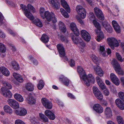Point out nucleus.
Here are the masks:
<instances>
[{
  "label": "nucleus",
  "instance_id": "f257e3e1",
  "mask_svg": "<svg viewBox=\"0 0 124 124\" xmlns=\"http://www.w3.org/2000/svg\"><path fill=\"white\" fill-rule=\"evenodd\" d=\"M39 12L40 16L43 19L46 18L48 21H52L53 23L57 22L56 18L53 13H50L48 11H45V9L43 8H40Z\"/></svg>",
  "mask_w": 124,
  "mask_h": 124
},
{
  "label": "nucleus",
  "instance_id": "f03ea898",
  "mask_svg": "<svg viewBox=\"0 0 124 124\" xmlns=\"http://www.w3.org/2000/svg\"><path fill=\"white\" fill-rule=\"evenodd\" d=\"M84 77L82 79L87 86H90L91 83H94L95 82L94 78L91 74H89L87 76L86 74L85 77Z\"/></svg>",
  "mask_w": 124,
  "mask_h": 124
},
{
  "label": "nucleus",
  "instance_id": "7ed1b4c3",
  "mask_svg": "<svg viewBox=\"0 0 124 124\" xmlns=\"http://www.w3.org/2000/svg\"><path fill=\"white\" fill-rule=\"evenodd\" d=\"M107 41L109 45L113 49H114V47H118L119 45L117 40L114 38H108Z\"/></svg>",
  "mask_w": 124,
  "mask_h": 124
},
{
  "label": "nucleus",
  "instance_id": "20e7f679",
  "mask_svg": "<svg viewBox=\"0 0 124 124\" xmlns=\"http://www.w3.org/2000/svg\"><path fill=\"white\" fill-rule=\"evenodd\" d=\"M76 10L81 18H84L86 16V11L85 9L80 5L76 7Z\"/></svg>",
  "mask_w": 124,
  "mask_h": 124
},
{
  "label": "nucleus",
  "instance_id": "39448f33",
  "mask_svg": "<svg viewBox=\"0 0 124 124\" xmlns=\"http://www.w3.org/2000/svg\"><path fill=\"white\" fill-rule=\"evenodd\" d=\"M93 93L96 98L99 100H101L103 98V95L101 92L96 87L93 86Z\"/></svg>",
  "mask_w": 124,
  "mask_h": 124
},
{
  "label": "nucleus",
  "instance_id": "423d86ee",
  "mask_svg": "<svg viewBox=\"0 0 124 124\" xmlns=\"http://www.w3.org/2000/svg\"><path fill=\"white\" fill-rule=\"evenodd\" d=\"M20 6L23 11H24L25 16L30 20H33L34 17L32 14L28 10L25 8V6L23 4H21Z\"/></svg>",
  "mask_w": 124,
  "mask_h": 124
},
{
  "label": "nucleus",
  "instance_id": "0eeeda50",
  "mask_svg": "<svg viewBox=\"0 0 124 124\" xmlns=\"http://www.w3.org/2000/svg\"><path fill=\"white\" fill-rule=\"evenodd\" d=\"M41 101L43 105L46 108L50 109L52 108V104L47 99L45 98H43Z\"/></svg>",
  "mask_w": 124,
  "mask_h": 124
},
{
  "label": "nucleus",
  "instance_id": "6e6552de",
  "mask_svg": "<svg viewBox=\"0 0 124 124\" xmlns=\"http://www.w3.org/2000/svg\"><path fill=\"white\" fill-rule=\"evenodd\" d=\"M7 102L11 107L14 108H17L19 107V105L18 103L14 99H8L7 100Z\"/></svg>",
  "mask_w": 124,
  "mask_h": 124
},
{
  "label": "nucleus",
  "instance_id": "1a4fd4ad",
  "mask_svg": "<svg viewBox=\"0 0 124 124\" xmlns=\"http://www.w3.org/2000/svg\"><path fill=\"white\" fill-rule=\"evenodd\" d=\"M81 34L82 38L86 41H88L90 40L91 37L90 34L86 31L82 30L81 32Z\"/></svg>",
  "mask_w": 124,
  "mask_h": 124
},
{
  "label": "nucleus",
  "instance_id": "9d476101",
  "mask_svg": "<svg viewBox=\"0 0 124 124\" xmlns=\"http://www.w3.org/2000/svg\"><path fill=\"white\" fill-rule=\"evenodd\" d=\"M95 13L97 16L100 19L103 20L104 17L101 10L99 8L95 7L94 8Z\"/></svg>",
  "mask_w": 124,
  "mask_h": 124
},
{
  "label": "nucleus",
  "instance_id": "9b49d317",
  "mask_svg": "<svg viewBox=\"0 0 124 124\" xmlns=\"http://www.w3.org/2000/svg\"><path fill=\"white\" fill-rule=\"evenodd\" d=\"M111 64L113 66L116 72L119 74V72L121 70L120 66L117 61L115 59H113L111 62Z\"/></svg>",
  "mask_w": 124,
  "mask_h": 124
},
{
  "label": "nucleus",
  "instance_id": "f8f14e48",
  "mask_svg": "<svg viewBox=\"0 0 124 124\" xmlns=\"http://www.w3.org/2000/svg\"><path fill=\"white\" fill-rule=\"evenodd\" d=\"M57 50L61 57H63L65 55L64 48L63 45L62 44H59L56 46Z\"/></svg>",
  "mask_w": 124,
  "mask_h": 124
},
{
  "label": "nucleus",
  "instance_id": "ddd939ff",
  "mask_svg": "<svg viewBox=\"0 0 124 124\" xmlns=\"http://www.w3.org/2000/svg\"><path fill=\"white\" fill-rule=\"evenodd\" d=\"M49 3L52 7L56 9H59L60 8V5L57 0H48Z\"/></svg>",
  "mask_w": 124,
  "mask_h": 124
},
{
  "label": "nucleus",
  "instance_id": "4468645a",
  "mask_svg": "<svg viewBox=\"0 0 124 124\" xmlns=\"http://www.w3.org/2000/svg\"><path fill=\"white\" fill-rule=\"evenodd\" d=\"M15 112L17 115L21 116H24L27 113V111L26 109L23 108L16 110Z\"/></svg>",
  "mask_w": 124,
  "mask_h": 124
},
{
  "label": "nucleus",
  "instance_id": "2eb2a0df",
  "mask_svg": "<svg viewBox=\"0 0 124 124\" xmlns=\"http://www.w3.org/2000/svg\"><path fill=\"white\" fill-rule=\"evenodd\" d=\"M110 78L112 82L115 85H118L120 84V82L118 78L113 73L110 74Z\"/></svg>",
  "mask_w": 124,
  "mask_h": 124
},
{
  "label": "nucleus",
  "instance_id": "dca6fc26",
  "mask_svg": "<svg viewBox=\"0 0 124 124\" xmlns=\"http://www.w3.org/2000/svg\"><path fill=\"white\" fill-rule=\"evenodd\" d=\"M94 109L97 113H101L103 111V108L102 107L100 104H95L93 106Z\"/></svg>",
  "mask_w": 124,
  "mask_h": 124
},
{
  "label": "nucleus",
  "instance_id": "f3484780",
  "mask_svg": "<svg viewBox=\"0 0 124 124\" xmlns=\"http://www.w3.org/2000/svg\"><path fill=\"white\" fill-rule=\"evenodd\" d=\"M4 88H2L1 89V93L5 97L10 98L12 96V94L11 92L9 90H6L5 91Z\"/></svg>",
  "mask_w": 124,
  "mask_h": 124
},
{
  "label": "nucleus",
  "instance_id": "a211bd4d",
  "mask_svg": "<svg viewBox=\"0 0 124 124\" xmlns=\"http://www.w3.org/2000/svg\"><path fill=\"white\" fill-rule=\"evenodd\" d=\"M116 106L121 110H124V103L119 99H117L115 101Z\"/></svg>",
  "mask_w": 124,
  "mask_h": 124
},
{
  "label": "nucleus",
  "instance_id": "6ab92c4d",
  "mask_svg": "<svg viewBox=\"0 0 124 124\" xmlns=\"http://www.w3.org/2000/svg\"><path fill=\"white\" fill-rule=\"evenodd\" d=\"M77 70L80 75V78L82 79L84 78V77H85V75L86 74L83 68L81 66H78L77 68Z\"/></svg>",
  "mask_w": 124,
  "mask_h": 124
},
{
  "label": "nucleus",
  "instance_id": "aec40b11",
  "mask_svg": "<svg viewBox=\"0 0 124 124\" xmlns=\"http://www.w3.org/2000/svg\"><path fill=\"white\" fill-rule=\"evenodd\" d=\"M112 24L113 26L117 33H119L121 31V29L119 25L118 24L117 22L115 21H112Z\"/></svg>",
  "mask_w": 124,
  "mask_h": 124
},
{
  "label": "nucleus",
  "instance_id": "412c9836",
  "mask_svg": "<svg viewBox=\"0 0 124 124\" xmlns=\"http://www.w3.org/2000/svg\"><path fill=\"white\" fill-rule=\"evenodd\" d=\"M60 80L66 86H68L70 83V81L67 78L62 75L59 78Z\"/></svg>",
  "mask_w": 124,
  "mask_h": 124
},
{
  "label": "nucleus",
  "instance_id": "4be33fe9",
  "mask_svg": "<svg viewBox=\"0 0 124 124\" xmlns=\"http://www.w3.org/2000/svg\"><path fill=\"white\" fill-rule=\"evenodd\" d=\"M60 2L62 7L68 12L70 13V9L67 2L65 0H60Z\"/></svg>",
  "mask_w": 124,
  "mask_h": 124
},
{
  "label": "nucleus",
  "instance_id": "5701e85b",
  "mask_svg": "<svg viewBox=\"0 0 124 124\" xmlns=\"http://www.w3.org/2000/svg\"><path fill=\"white\" fill-rule=\"evenodd\" d=\"M45 114L51 120H54L55 118V116L54 114L49 110H47L45 111Z\"/></svg>",
  "mask_w": 124,
  "mask_h": 124
},
{
  "label": "nucleus",
  "instance_id": "b1692460",
  "mask_svg": "<svg viewBox=\"0 0 124 124\" xmlns=\"http://www.w3.org/2000/svg\"><path fill=\"white\" fill-rule=\"evenodd\" d=\"M104 113L106 117L108 118L111 117L112 116L111 109L109 107H107L106 108Z\"/></svg>",
  "mask_w": 124,
  "mask_h": 124
},
{
  "label": "nucleus",
  "instance_id": "393cba45",
  "mask_svg": "<svg viewBox=\"0 0 124 124\" xmlns=\"http://www.w3.org/2000/svg\"><path fill=\"white\" fill-rule=\"evenodd\" d=\"M97 34V36L96 37L95 39L98 42L100 41L104 38V35L103 33L101 31H98V32H96Z\"/></svg>",
  "mask_w": 124,
  "mask_h": 124
},
{
  "label": "nucleus",
  "instance_id": "a878e982",
  "mask_svg": "<svg viewBox=\"0 0 124 124\" xmlns=\"http://www.w3.org/2000/svg\"><path fill=\"white\" fill-rule=\"evenodd\" d=\"M0 71L5 76H8L10 74V72L8 69L4 67H1L0 68Z\"/></svg>",
  "mask_w": 124,
  "mask_h": 124
},
{
  "label": "nucleus",
  "instance_id": "bb28decb",
  "mask_svg": "<svg viewBox=\"0 0 124 124\" xmlns=\"http://www.w3.org/2000/svg\"><path fill=\"white\" fill-rule=\"evenodd\" d=\"M94 71L95 72L96 74L98 75L101 77L103 76V72L99 66H97L94 68Z\"/></svg>",
  "mask_w": 124,
  "mask_h": 124
},
{
  "label": "nucleus",
  "instance_id": "cd10ccee",
  "mask_svg": "<svg viewBox=\"0 0 124 124\" xmlns=\"http://www.w3.org/2000/svg\"><path fill=\"white\" fill-rule=\"evenodd\" d=\"M102 25L105 29L108 32H111L112 31V29L110 25L107 22H104L102 23Z\"/></svg>",
  "mask_w": 124,
  "mask_h": 124
},
{
  "label": "nucleus",
  "instance_id": "c85d7f7f",
  "mask_svg": "<svg viewBox=\"0 0 124 124\" xmlns=\"http://www.w3.org/2000/svg\"><path fill=\"white\" fill-rule=\"evenodd\" d=\"M26 100L28 103L30 104H34L35 100L32 96L30 95L26 98Z\"/></svg>",
  "mask_w": 124,
  "mask_h": 124
},
{
  "label": "nucleus",
  "instance_id": "c756f323",
  "mask_svg": "<svg viewBox=\"0 0 124 124\" xmlns=\"http://www.w3.org/2000/svg\"><path fill=\"white\" fill-rule=\"evenodd\" d=\"M93 22L95 27L97 28V29L95 30V32H98V31H100L101 30V27L99 23L95 20H93Z\"/></svg>",
  "mask_w": 124,
  "mask_h": 124
},
{
  "label": "nucleus",
  "instance_id": "7c9ffc66",
  "mask_svg": "<svg viewBox=\"0 0 124 124\" xmlns=\"http://www.w3.org/2000/svg\"><path fill=\"white\" fill-rule=\"evenodd\" d=\"M15 98L18 101L20 102H23V98L20 94L16 93L14 94Z\"/></svg>",
  "mask_w": 124,
  "mask_h": 124
},
{
  "label": "nucleus",
  "instance_id": "2f4dec72",
  "mask_svg": "<svg viewBox=\"0 0 124 124\" xmlns=\"http://www.w3.org/2000/svg\"><path fill=\"white\" fill-rule=\"evenodd\" d=\"M3 108L5 111L8 114H11L13 113L12 109L8 105L5 106Z\"/></svg>",
  "mask_w": 124,
  "mask_h": 124
},
{
  "label": "nucleus",
  "instance_id": "473e14b6",
  "mask_svg": "<svg viewBox=\"0 0 124 124\" xmlns=\"http://www.w3.org/2000/svg\"><path fill=\"white\" fill-rule=\"evenodd\" d=\"M99 53L103 57H105L106 56V52L105 51L104 46H100L99 48Z\"/></svg>",
  "mask_w": 124,
  "mask_h": 124
},
{
  "label": "nucleus",
  "instance_id": "72a5a7b5",
  "mask_svg": "<svg viewBox=\"0 0 124 124\" xmlns=\"http://www.w3.org/2000/svg\"><path fill=\"white\" fill-rule=\"evenodd\" d=\"M25 87L27 90L29 91H33L34 89L33 85L30 83H28L26 84Z\"/></svg>",
  "mask_w": 124,
  "mask_h": 124
},
{
  "label": "nucleus",
  "instance_id": "f704fd0d",
  "mask_svg": "<svg viewBox=\"0 0 124 124\" xmlns=\"http://www.w3.org/2000/svg\"><path fill=\"white\" fill-rule=\"evenodd\" d=\"M40 39L43 42L46 43L49 41L48 37L46 34H43L42 35Z\"/></svg>",
  "mask_w": 124,
  "mask_h": 124
},
{
  "label": "nucleus",
  "instance_id": "c9c22d12",
  "mask_svg": "<svg viewBox=\"0 0 124 124\" xmlns=\"http://www.w3.org/2000/svg\"><path fill=\"white\" fill-rule=\"evenodd\" d=\"M59 29L62 32L64 33L66 31V28L63 23L62 22H60L59 23Z\"/></svg>",
  "mask_w": 124,
  "mask_h": 124
},
{
  "label": "nucleus",
  "instance_id": "e433bc0d",
  "mask_svg": "<svg viewBox=\"0 0 124 124\" xmlns=\"http://www.w3.org/2000/svg\"><path fill=\"white\" fill-rule=\"evenodd\" d=\"M39 115L40 118L42 122H47L48 121V118L44 114L41 113H39Z\"/></svg>",
  "mask_w": 124,
  "mask_h": 124
},
{
  "label": "nucleus",
  "instance_id": "4c0bfd02",
  "mask_svg": "<svg viewBox=\"0 0 124 124\" xmlns=\"http://www.w3.org/2000/svg\"><path fill=\"white\" fill-rule=\"evenodd\" d=\"M34 23L37 26L40 27H42L43 26V24L40 20L38 18L35 19L33 21Z\"/></svg>",
  "mask_w": 124,
  "mask_h": 124
},
{
  "label": "nucleus",
  "instance_id": "58836bf2",
  "mask_svg": "<svg viewBox=\"0 0 124 124\" xmlns=\"http://www.w3.org/2000/svg\"><path fill=\"white\" fill-rule=\"evenodd\" d=\"M28 59L31 61L34 65L37 66L38 64V61L32 56H29L28 57Z\"/></svg>",
  "mask_w": 124,
  "mask_h": 124
},
{
  "label": "nucleus",
  "instance_id": "ea45409f",
  "mask_svg": "<svg viewBox=\"0 0 124 124\" xmlns=\"http://www.w3.org/2000/svg\"><path fill=\"white\" fill-rule=\"evenodd\" d=\"M72 38L74 43L76 44L80 43V42L82 41V39L80 38H79V40L78 38H76L74 36L72 37Z\"/></svg>",
  "mask_w": 124,
  "mask_h": 124
},
{
  "label": "nucleus",
  "instance_id": "a19ab883",
  "mask_svg": "<svg viewBox=\"0 0 124 124\" xmlns=\"http://www.w3.org/2000/svg\"><path fill=\"white\" fill-rule=\"evenodd\" d=\"M45 83L42 80H40L39 81L37 86L38 88L40 90H41L43 87Z\"/></svg>",
  "mask_w": 124,
  "mask_h": 124
},
{
  "label": "nucleus",
  "instance_id": "79ce46f5",
  "mask_svg": "<svg viewBox=\"0 0 124 124\" xmlns=\"http://www.w3.org/2000/svg\"><path fill=\"white\" fill-rule=\"evenodd\" d=\"M60 12L63 16L66 18H68L69 15L67 12L63 8H61L60 9Z\"/></svg>",
  "mask_w": 124,
  "mask_h": 124
},
{
  "label": "nucleus",
  "instance_id": "37998d69",
  "mask_svg": "<svg viewBox=\"0 0 124 124\" xmlns=\"http://www.w3.org/2000/svg\"><path fill=\"white\" fill-rule=\"evenodd\" d=\"M3 84L6 88L11 89L12 88V86L8 82H4L3 83Z\"/></svg>",
  "mask_w": 124,
  "mask_h": 124
},
{
  "label": "nucleus",
  "instance_id": "c03bdc74",
  "mask_svg": "<svg viewBox=\"0 0 124 124\" xmlns=\"http://www.w3.org/2000/svg\"><path fill=\"white\" fill-rule=\"evenodd\" d=\"M6 50V48L5 46L2 43H0V51L4 53Z\"/></svg>",
  "mask_w": 124,
  "mask_h": 124
},
{
  "label": "nucleus",
  "instance_id": "a18cd8bd",
  "mask_svg": "<svg viewBox=\"0 0 124 124\" xmlns=\"http://www.w3.org/2000/svg\"><path fill=\"white\" fill-rule=\"evenodd\" d=\"M118 95L119 98L124 102V93L120 92L118 93Z\"/></svg>",
  "mask_w": 124,
  "mask_h": 124
},
{
  "label": "nucleus",
  "instance_id": "49530a36",
  "mask_svg": "<svg viewBox=\"0 0 124 124\" xmlns=\"http://www.w3.org/2000/svg\"><path fill=\"white\" fill-rule=\"evenodd\" d=\"M27 7L28 9L31 12H35V9L33 7L31 4H28L27 5Z\"/></svg>",
  "mask_w": 124,
  "mask_h": 124
},
{
  "label": "nucleus",
  "instance_id": "de8ad7c7",
  "mask_svg": "<svg viewBox=\"0 0 124 124\" xmlns=\"http://www.w3.org/2000/svg\"><path fill=\"white\" fill-rule=\"evenodd\" d=\"M70 27L71 30L72 31H74L75 30L77 29L75 24L74 23H71L70 24Z\"/></svg>",
  "mask_w": 124,
  "mask_h": 124
},
{
  "label": "nucleus",
  "instance_id": "09e8293b",
  "mask_svg": "<svg viewBox=\"0 0 124 124\" xmlns=\"http://www.w3.org/2000/svg\"><path fill=\"white\" fill-rule=\"evenodd\" d=\"M61 40L62 41L64 42L65 43H67L68 42L67 38L63 36H61Z\"/></svg>",
  "mask_w": 124,
  "mask_h": 124
},
{
  "label": "nucleus",
  "instance_id": "8fccbe9b",
  "mask_svg": "<svg viewBox=\"0 0 124 124\" xmlns=\"http://www.w3.org/2000/svg\"><path fill=\"white\" fill-rule=\"evenodd\" d=\"M116 54L118 60L121 62H122L123 60L120 54L117 53H116Z\"/></svg>",
  "mask_w": 124,
  "mask_h": 124
},
{
  "label": "nucleus",
  "instance_id": "3c124183",
  "mask_svg": "<svg viewBox=\"0 0 124 124\" xmlns=\"http://www.w3.org/2000/svg\"><path fill=\"white\" fill-rule=\"evenodd\" d=\"M15 124H25L22 120L20 119H17L16 120L15 122Z\"/></svg>",
  "mask_w": 124,
  "mask_h": 124
},
{
  "label": "nucleus",
  "instance_id": "603ef678",
  "mask_svg": "<svg viewBox=\"0 0 124 124\" xmlns=\"http://www.w3.org/2000/svg\"><path fill=\"white\" fill-rule=\"evenodd\" d=\"M98 85L102 90L104 89L105 88V84L103 82Z\"/></svg>",
  "mask_w": 124,
  "mask_h": 124
},
{
  "label": "nucleus",
  "instance_id": "864d4df0",
  "mask_svg": "<svg viewBox=\"0 0 124 124\" xmlns=\"http://www.w3.org/2000/svg\"><path fill=\"white\" fill-rule=\"evenodd\" d=\"M8 30L9 33L12 35L13 36H16L17 34L14 33L13 31H12L11 29H8Z\"/></svg>",
  "mask_w": 124,
  "mask_h": 124
},
{
  "label": "nucleus",
  "instance_id": "5fc2aeb1",
  "mask_svg": "<svg viewBox=\"0 0 124 124\" xmlns=\"http://www.w3.org/2000/svg\"><path fill=\"white\" fill-rule=\"evenodd\" d=\"M75 64V61L73 59H71L70 62V66L73 67L74 66Z\"/></svg>",
  "mask_w": 124,
  "mask_h": 124
},
{
  "label": "nucleus",
  "instance_id": "6e6d98bb",
  "mask_svg": "<svg viewBox=\"0 0 124 124\" xmlns=\"http://www.w3.org/2000/svg\"><path fill=\"white\" fill-rule=\"evenodd\" d=\"M92 58L93 61L94 62H96L98 60L97 57L94 55H92Z\"/></svg>",
  "mask_w": 124,
  "mask_h": 124
},
{
  "label": "nucleus",
  "instance_id": "4d7b16f0",
  "mask_svg": "<svg viewBox=\"0 0 124 124\" xmlns=\"http://www.w3.org/2000/svg\"><path fill=\"white\" fill-rule=\"evenodd\" d=\"M96 80L98 85L103 82L101 78L98 76L96 77Z\"/></svg>",
  "mask_w": 124,
  "mask_h": 124
},
{
  "label": "nucleus",
  "instance_id": "13d9d810",
  "mask_svg": "<svg viewBox=\"0 0 124 124\" xmlns=\"http://www.w3.org/2000/svg\"><path fill=\"white\" fill-rule=\"evenodd\" d=\"M16 79L18 82L20 83L22 82L23 81V79L21 75L16 78Z\"/></svg>",
  "mask_w": 124,
  "mask_h": 124
},
{
  "label": "nucleus",
  "instance_id": "bf43d9fd",
  "mask_svg": "<svg viewBox=\"0 0 124 124\" xmlns=\"http://www.w3.org/2000/svg\"><path fill=\"white\" fill-rule=\"evenodd\" d=\"M109 92L108 90L106 89L104 90L103 92V94L104 95L106 96H107L109 95Z\"/></svg>",
  "mask_w": 124,
  "mask_h": 124
},
{
  "label": "nucleus",
  "instance_id": "052dcab7",
  "mask_svg": "<svg viewBox=\"0 0 124 124\" xmlns=\"http://www.w3.org/2000/svg\"><path fill=\"white\" fill-rule=\"evenodd\" d=\"M72 31L76 36H78L79 35V31L78 29H75V30L74 31Z\"/></svg>",
  "mask_w": 124,
  "mask_h": 124
},
{
  "label": "nucleus",
  "instance_id": "680f3d73",
  "mask_svg": "<svg viewBox=\"0 0 124 124\" xmlns=\"http://www.w3.org/2000/svg\"><path fill=\"white\" fill-rule=\"evenodd\" d=\"M68 96L71 99H75V96L72 93H68Z\"/></svg>",
  "mask_w": 124,
  "mask_h": 124
},
{
  "label": "nucleus",
  "instance_id": "e2e57ef3",
  "mask_svg": "<svg viewBox=\"0 0 124 124\" xmlns=\"http://www.w3.org/2000/svg\"><path fill=\"white\" fill-rule=\"evenodd\" d=\"M18 63H17L15 61H12L11 63V64L12 66V68H15V66H16L15 65H16Z\"/></svg>",
  "mask_w": 124,
  "mask_h": 124
},
{
  "label": "nucleus",
  "instance_id": "0e129e2a",
  "mask_svg": "<svg viewBox=\"0 0 124 124\" xmlns=\"http://www.w3.org/2000/svg\"><path fill=\"white\" fill-rule=\"evenodd\" d=\"M13 75L14 78L16 79L20 76V75L14 72L13 74Z\"/></svg>",
  "mask_w": 124,
  "mask_h": 124
},
{
  "label": "nucleus",
  "instance_id": "69168bd1",
  "mask_svg": "<svg viewBox=\"0 0 124 124\" xmlns=\"http://www.w3.org/2000/svg\"><path fill=\"white\" fill-rule=\"evenodd\" d=\"M0 37L4 38L5 37V35L2 31L0 30Z\"/></svg>",
  "mask_w": 124,
  "mask_h": 124
},
{
  "label": "nucleus",
  "instance_id": "338daca9",
  "mask_svg": "<svg viewBox=\"0 0 124 124\" xmlns=\"http://www.w3.org/2000/svg\"><path fill=\"white\" fill-rule=\"evenodd\" d=\"M120 80L121 83H122V85L124 87V77H122L120 78Z\"/></svg>",
  "mask_w": 124,
  "mask_h": 124
},
{
  "label": "nucleus",
  "instance_id": "774afa93",
  "mask_svg": "<svg viewBox=\"0 0 124 124\" xmlns=\"http://www.w3.org/2000/svg\"><path fill=\"white\" fill-rule=\"evenodd\" d=\"M85 120L87 122L89 123V124H91L92 123L90 118L89 117H86L85 118Z\"/></svg>",
  "mask_w": 124,
  "mask_h": 124
}]
</instances>
